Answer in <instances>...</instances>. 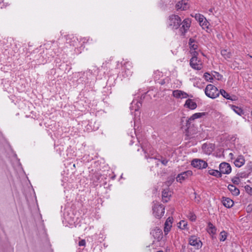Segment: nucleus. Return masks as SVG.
<instances>
[{
    "instance_id": "f257e3e1",
    "label": "nucleus",
    "mask_w": 252,
    "mask_h": 252,
    "mask_svg": "<svg viewBox=\"0 0 252 252\" xmlns=\"http://www.w3.org/2000/svg\"><path fill=\"white\" fill-rule=\"evenodd\" d=\"M192 57L190 60L189 64L190 66L195 70H201L203 67L202 63L200 60H199L197 56L198 53L194 51L191 53Z\"/></svg>"
},
{
    "instance_id": "f03ea898",
    "label": "nucleus",
    "mask_w": 252,
    "mask_h": 252,
    "mask_svg": "<svg viewBox=\"0 0 252 252\" xmlns=\"http://www.w3.org/2000/svg\"><path fill=\"white\" fill-rule=\"evenodd\" d=\"M205 94L209 97L214 99L220 95L218 88L212 84L207 85L205 89Z\"/></svg>"
},
{
    "instance_id": "7ed1b4c3",
    "label": "nucleus",
    "mask_w": 252,
    "mask_h": 252,
    "mask_svg": "<svg viewBox=\"0 0 252 252\" xmlns=\"http://www.w3.org/2000/svg\"><path fill=\"white\" fill-rule=\"evenodd\" d=\"M181 19L180 17L176 15H172L169 17L168 24L172 29H178L181 24Z\"/></svg>"
},
{
    "instance_id": "20e7f679",
    "label": "nucleus",
    "mask_w": 252,
    "mask_h": 252,
    "mask_svg": "<svg viewBox=\"0 0 252 252\" xmlns=\"http://www.w3.org/2000/svg\"><path fill=\"white\" fill-rule=\"evenodd\" d=\"M191 165L194 168L202 169L207 167L208 163L203 159L195 158L191 161Z\"/></svg>"
},
{
    "instance_id": "39448f33",
    "label": "nucleus",
    "mask_w": 252,
    "mask_h": 252,
    "mask_svg": "<svg viewBox=\"0 0 252 252\" xmlns=\"http://www.w3.org/2000/svg\"><path fill=\"white\" fill-rule=\"evenodd\" d=\"M153 210L154 215L158 218H161L164 213V207L161 204H155Z\"/></svg>"
},
{
    "instance_id": "423d86ee",
    "label": "nucleus",
    "mask_w": 252,
    "mask_h": 252,
    "mask_svg": "<svg viewBox=\"0 0 252 252\" xmlns=\"http://www.w3.org/2000/svg\"><path fill=\"white\" fill-rule=\"evenodd\" d=\"M191 21L189 19H185L182 22H181L179 31L182 34H184L189 29Z\"/></svg>"
},
{
    "instance_id": "0eeeda50",
    "label": "nucleus",
    "mask_w": 252,
    "mask_h": 252,
    "mask_svg": "<svg viewBox=\"0 0 252 252\" xmlns=\"http://www.w3.org/2000/svg\"><path fill=\"white\" fill-rule=\"evenodd\" d=\"M220 171L221 174H228L231 171V167L230 164L226 162H222L220 164Z\"/></svg>"
},
{
    "instance_id": "6e6552de",
    "label": "nucleus",
    "mask_w": 252,
    "mask_h": 252,
    "mask_svg": "<svg viewBox=\"0 0 252 252\" xmlns=\"http://www.w3.org/2000/svg\"><path fill=\"white\" fill-rule=\"evenodd\" d=\"M192 175L191 170H188L179 174L176 178L177 182L182 183L183 181L190 177Z\"/></svg>"
},
{
    "instance_id": "1a4fd4ad",
    "label": "nucleus",
    "mask_w": 252,
    "mask_h": 252,
    "mask_svg": "<svg viewBox=\"0 0 252 252\" xmlns=\"http://www.w3.org/2000/svg\"><path fill=\"white\" fill-rule=\"evenodd\" d=\"M189 243L198 249L201 248L202 245L201 241L195 236H192L189 238Z\"/></svg>"
},
{
    "instance_id": "9d476101",
    "label": "nucleus",
    "mask_w": 252,
    "mask_h": 252,
    "mask_svg": "<svg viewBox=\"0 0 252 252\" xmlns=\"http://www.w3.org/2000/svg\"><path fill=\"white\" fill-rule=\"evenodd\" d=\"M151 234L158 241H160L162 238V232L161 229L156 227L151 231Z\"/></svg>"
},
{
    "instance_id": "9b49d317",
    "label": "nucleus",
    "mask_w": 252,
    "mask_h": 252,
    "mask_svg": "<svg viewBox=\"0 0 252 252\" xmlns=\"http://www.w3.org/2000/svg\"><path fill=\"white\" fill-rule=\"evenodd\" d=\"M177 10H186L189 7L188 0H182L179 1L176 5Z\"/></svg>"
},
{
    "instance_id": "f8f14e48",
    "label": "nucleus",
    "mask_w": 252,
    "mask_h": 252,
    "mask_svg": "<svg viewBox=\"0 0 252 252\" xmlns=\"http://www.w3.org/2000/svg\"><path fill=\"white\" fill-rule=\"evenodd\" d=\"M202 148L205 154L210 155L214 150L215 145L212 143H205L202 145Z\"/></svg>"
},
{
    "instance_id": "ddd939ff",
    "label": "nucleus",
    "mask_w": 252,
    "mask_h": 252,
    "mask_svg": "<svg viewBox=\"0 0 252 252\" xmlns=\"http://www.w3.org/2000/svg\"><path fill=\"white\" fill-rule=\"evenodd\" d=\"M173 95L176 98H186L189 95L185 92L181 90H175L173 92Z\"/></svg>"
},
{
    "instance_id": "4468645a",
    "label": "nucleus",
    "mask_w": 252,
    "mask_h": 252,
    "mask_svg": "<svg viewBox=\"0 0 252 252\" xmlns=\"http://www.w3.org/2000/svg\"><path fill=\"white\" fill-rule=\"evenodd\" d=\"M221 202L223 205L228 208H230L233 206V201L228 197H222L221 199Z\"/></svg>"
},
{
    "instance_id": "2eb2a0df",
    "label": "nucleus",
    "mask_w": 252,
    "mask_h": 252,
    "mask_svg": "<svg viewBox=\"0 0 252 252\" xmlns=\"http://www.w3.org/2000/svg\"><path fill=\"white\" fill-rule=\"evenodd\" d=\"M172 218L169 217L164 223V231L165 234H167L170 230L172 227Z\"/></svg>"
},
{
    "instance_id": "dca6fc26",
    "label": "nucleus",
    "mask_w": 252,
    "mask_h": 252,
    "mask_svg": "<svg viewBox=\"0 0 252 252\" xmlns=\"http://www.w3.org/2000/svg\"><path fill=\"white\" fill-rule=\"evenodd\" d=\"M184 106L191 110H193L197 107V104L192 99H188L186 100Z\"/></svg>"
},
{
    "instance_id": "f3484780",
    "label": "nucleus",
    "mask_w": 252,
    "mask_h": 252,
    "mask_svg": "<svg viewBox=\"0 0 252 252\" xmlns=\"http://www.w3.org/2000/svg\"><path fill=\"white\" fill-rule=\"evenodd\" d=\"M207 231L212 236L215 235L217 232V228L210 222H208L207 227Z\"/></svg>"
},
{
    "instance_id": "a211bd4d",
    "label": "nucleus",
    "mask_w": 252,
    "mask_h": 252,
    "mask_svg": "<svg viewBox=\"0 0 252 252\" xmlns=\"http://www.w3.org/2000/svg\"><path fill=\"white\" fill-rule=\"evenodd\" d=\"M206 115V113L205 112H200V113H196L193 114L189 118L187 124H188L189 122L194 121L196 119H198L201 118Z\"/></svg>"
},
{
    "instance_id": "6ab92c4d",
    "label": "nucleus",
    "mask_w": 252,
    "mask_h": 252,
    "mask_svg": "<svg viewBox=\"0 0 252 252\" xmlns=\"http://www.w3.org/2000/svg\"><path fill=\"white\" fill-rule=\"evenodd\" d=\"M245 162V160L242 156H239L234 161V163L236 166L240 167L242 166Z\"/></svg>"
},
{
    "instance_id": "aec40b11",
    "label": "nucleus",
    "mask_w": 252,
    "mask_h": 252,
    "mask_svg": "<svg viewBox=\"0 0 252 252\" xmlns=\"http://www.w3.org/2000/svg\"><path fill=\"white\" fill-rule=\"evenodd\" d=\"M228 189L233 195L237 196L240 193L239 189L233 185H229Z\"/></svg>"
},
{
    "instance_id": "412c9836",
    "label": "nucleus",
    "mask_w": 252,
    "mask_h": 252,
    "mask_svg": "<svg viewBox=\"0 0 252 252\" xmlns=\"http://www.w3.org/2000/svg\"><path fill=\"white\" fill-rule=\"evenodd\" d=\"M171 195L170 192L169 191L168 189H164L162 191V201L164 202H167L169 200V197Z\"/></svg>"
},
{
    "instance_id": "4be33fe9",
    "label": "nucleus",
    "mask_w": 252,
    "mask_h": 252,
    "mask_svg": "<svg viewBox=\"0 0 252 252\" xmlns=\"http://www.w3.org/2000/svg\"><path fill=\"white\" fill-rule=\"evenodd\" d=\"M189 45L190 50H193V52L196 51L195 50H197L198 48V44L197 42L195 40L191 38L189 40Z\"/></svg>"
},
{
    "instance_id": "5701e85b",
    "label": "nucleus",
    "mask_w": 252,
    "mask_h": 252,
    "mask_svg": "<svg viewBox=\"0 0 252 252\" xmlns=\"http://www.w3.org/2000/svg\"><path fill=\"white\" fill-rule=\"evenodd\" d=\"M134 105H136V106L134 108V111H137L139 110V109L141 107L142 104L140 101H138L137 100H133L131 103L130 109H132V108H133Z\"/></svg>"
},
{
    "instance_id": "b1692460",
    "label": "nucleus",
    "mask_w": 252,
    "mask_h": 252,
    "mask_svg": "<svg viewBox=\"0 0 252 252\" xmlns=\"http://www.w3.org/2000/svg\"><path fill=\"white\" fill-rule=\"evenodd\" d=\"M208 173L210 175L214 176L217 177H220L221 176L220 171H218L214 169H211L208 171Z\"/></svg>"
},
{
    "instance_id": "393cba45",
    "label": "nucleus",
    "mask_w": 252,
    "mask_h": 252,
    "mask_svg": "<svg viewBox=\"0 0 252 252\" xmlns=\"http://www.w3.org/2000/svg\"><path fill=\"white\" fill-rule=\"evenodd\" d=\"M203 77L206 81L212 83L213 80V74L211 75L208 72H205Z\"/></svg>"
},
{
    "instance_id": "a878e982",
    "label": "nucleus",
    "mask_w": 252,
    "mask_h": 252,
    "mask_svg": "<svg viewBox=\"0 0 252 252\" xmlns=\"http://www.w3.org/2000/svg\"><path fill=\"white\" fill-rule=\"evenodd\" d=\"M221 55L225 59H229L231 56V53L227 50L223 49L221 51Z\"/></svg>"
},
{
    "instance_id": "bb28decb",
    "label": "nucleus",
    "mask_w": 252,
    "mask_h": 252,
    "mask_svg": "<svg viewBox=\"0 0 252 252\" xmlns=\"http://www.w3.org/2000/svg\"><path fill=\"white\" fill-rule=\"evenodd\" d=\"M232 109L238 115L241 116L243 114V110L239 107L232 105L231 107Z\"/></svg>"
},
{
    "instance_id": "cd10ccee",
    "label": "nucleus",
    "mask_w": 252,
    "mask_h": 252,
    "mask_svg": "<svg viewBox=\"0 0 252 252\" xmlns=\"http://www.w3.org/2000/svg\"><path fill=\"white\" fill-rule=\"evenodd\" d=\"M220 94H221L223 97L227 99H232L229 94H228L225 90L223 89L220 90L219 91Z\"/></svg>"
},
{
    "instance_id": "c85d7f7f",
    "label": "nucleus",
    "mask_w": 252,
    "mask_h": 252,
    "mask_svg": "<svg viewBox=\"0 0 252 252\" xmlns=\"http://www.w3.org/2000/svg\"><path fill=\"white\" fill-rule=\"evenodd\" d=\"M227 237V233L225 231H221L220 234V241H224Z\"/></svg>"
},
{
    "instance_id": "c756f323",
    "label": "nucleus",
    "mask_w": 252,
    "mask_h": 252,
    "mask_svg": "<svg viewBox=\"0 0 252 252\" xmlns=\"http://www.w3.org/2000/svg\"><path fill=\"white\" fill-rule=\"evenodd\" d=\"M212 74L213 78H214L218 80H221L222 78V76L220 75L219 72L214 71Z\"/></svg>"
},
{
    "instance_id": "7c9ffc66",
    "label": "nucleus",
    "mask_w": 252,
    "mask_h": 252,
    "mask_svg": "<svg viewBox=\"0 0 252 252\" xmlns=\"http://www.w3.org/2000/svg\"><path fill=\"white\" fill-rule=\"evenodd\" d=\"M188 218L191 220V221H195L196 217L195 215L192 212H189L188 214Z\"/></svg>"
},
{
    "instance_id": "2f4dec72",
    "label": "nucleus",
    "mask_w": 252,
    "mask_h": 252,
    "mask_svg": "<svg viewBox=\"0 0 252 252\" xmlns=\"http://www.w3.org/2000/svg\"><path fill=\"white\" fill-rule=\"evenodd\" d=\"M132 63L129 62H126L123 66L124 69H127V68H129L130 70H131V68H132Z\"/></svg>"
},
{
    "instance_id": "473e14b6",
    "label": "nucleus",
    "mask_w": 252,
    "mask_h": 252,
    "mask_svg": "<svg viewBox=\"0 0 252 252\" xmlns=\"http://www.w3.org/2000/svg\"><path fill=\"white\" fill-rule=\"evenodd\" d=\"M125 74H123V76L125 77H128L132 75V71H131V70L129 69V68H127V69H125Z\"/></svg>"
},
{
    "instance_id": "72a5a7b5",
    "label": "nucleus",
    "mask_w": 252,
    "mask_h": 252,
    "mask_svg": "<svg viewBox=\"0 0 252 252\" xmlns=\"http://www.w3.org/2000/svg\"><path fill=\"white\" fill-rule=\"evenodd\" d=\"M246 191L250 195H252V188L249 185H247L245 187Z\"/></svg>"
},
{
    "instance_id": "f704fd0d",
    "label": "nucleus",
    "mask_w": 252,
    "mask_h": 252,
    "mask_svg": "<svg viewBox=\"0 0 252 252\" xmlns=\"http://www.w3.org/2000/svg\"><path fill=\"white\" fill-rule=\"evenodd\" d=\"M232 182L235 185H238L240 182V180L239 177H235L232 179Z\"/></svg>"
},
{
    "instance_id": "c9c22d12",
    "label": "nucleus",
    "mask_w": 252,
    "mask_h": 252,
    "mask_svg": "<svg viewBox=\"0 0 252 252\" xmlns=\"http://www.w3.org/2000/svg\"><path fill=\"white\" fill-rule=\"evenodd\" d=\"M179 225H180L179 227L183 229L186 228V226L187 225V223L185 221L183 220L180 222Z\"/></svg>"
},
{
    "instance_id": "e433bc0d",
    "label": "nucleus",
    "mask_w": 252,
    "mask_h": 252,
    "mask_svg": "<svg viewBox=\"0 0 252 252\" xmlns=\"http://www.w3.org/2000/svg\"><path fill=\"white\" fill-rule=\"evenodd\" d=\"M66 40H69L70 39H71L72 38L74 39V41L75 40L76 38L74 37V36L72 34H69L66 36Z\"/></svg>"
},
{
    "instance_id": "4c0bfd02",
    "label": "nucleus",
    "mask_w": 252,
    "mask_h": 252,
    "mask_svg": "<svg viewBox=\"0 0 252 252\" xmlns=\"http://www.w3.org/2000/svg\"><path fill=\"white\" fill-rule=\"evenodd\" d=\"M86 245V242L85 240H81L79 242V246H85Z\"/></svg>"
},
{
    "instance_id": "58836bf2",
    "label": "nucleus",
    "mask_w": 252,
    "mask_h": 252,
    "mask_svg": "<svg viewBox=\"0 0 252 252\" xmlns=\"http://www.w3.org/2000/svg\"><path fill=\"white\" fill-rule=\"evenodd\" d=\"M194 193L195 195H196V193L195 192ZM194 199L196 202L198 203L200 200V197L199 196L197 197L196 196H195Z\"/></svg>"
},
{
    "instance_id": "ea45409f",
    "label": "nucleus",
    "mask_w": 252,
    "mask_h": 252,
    "mask_svg": "<svg viewBox=\"0 0 252 252\" xmlns=\"http://www.w3.org/2000/svg\"><path fill=\"white\" fill-rule=\"evenodd\" d=\"M203 20H204V17L203 16H201V15H199V22L200 23V24H201L202 22H203Z\"/></svg>"
},
{
    "instance_id": "a19ab883",
    "label": "nucleus",
    "mask_w": 252,
    "mask_h": 252,
    "mask_svg": "<svg viewBox=\"0 0 252 252\" xmlns=\"http://www.w3.org/2000/svg\"><path fill=\"white\" fill-rule=\"evenodd\" d=\"M167 162H168V160H166V159H163V160H161V163H162L163 165H166V164H167Z\"/></svg>"
},
{
    "instance_id": "79ce46f5",
    "label": "nucleus",
    "mask_w": 252,
    "mask_h": 252,
    "mask_svg": "<svg viewBox=\"0 0 252 252\" xmlns=\"http://www.w3.org/2000/svg\"><path fill=\"white\" fill-rule=\"evenodd\" d=\"M229 157H230L231 158H233V154L232 153H230V154H229Z\"/></svg>"
},
{
    "instance_id": "37998d69",
    "label": "nucleus",
    "mask_w": 252,
    "mask_h": 252,
    "mask_svg": "<svg viewBox=\"0 0 252 252\" xmlns=\"http://www.w3.org/2000/svg\"><path fill=\"white\" fill-rule=\"evenodd\" d=\"M213 8H210L209 10V11L210 12V13H213Z\"/></svg>"
},
{
    "instance_id": "c03bdc74",
    "label": "nucleus",
    "mask_w": 252,
    "mask_h": 252,
    "mask_svg": "<svg viewBox=\"0 0 252 252\" xmlns=\"http://www.w3.org/2000/svg\"><path fill=\"white\" fill-rule=\"evenodd\" d=\"M136 105H134V107L133 108H132V109H130L131 111L134 110V108L136 107Z\"/></svg>"
},
{
    "instance_id": "a18cd8bd",
    "label": "nucleus",
    "mask_w": 252,
    "mask_h": 252,
    "mask_svg": "<svg viewBox=\"0 0 252 252\" xmlns=\"http://www.w3.org/2000/svg\"><path fill=\"white\" fill-rule=\"evenodd\" d=\"M149 152H150V153H151V155H153V154H153V152H152V151H149Z\"/></svg>"
},
{
    "instance_id": "49530a36",
    "label": "nucleus",
    "mask_w": 252,
    "mask_h": 252,
    "mask_svg": "<svg viewBox=\"0 0 252 252\" xmlns=\"http://www.w3.org/2000/svg\"><path fill=\"white\" fill-rule=\"evenodd\" d=\"M156 73H159L160 72L159 71H157Z\"/></svg>"
}]
</instances>
